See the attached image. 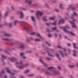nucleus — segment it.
<instances>
[{
    "label": "nucleus",
    "instance_id": "obj_1",
    "mask_svg": "<svg viewBox=\"0 0 78 78\" xmlns=\"http://www.w3.org/2000/svg\"><path fill=\"white\" fill-rule=\"evenodd\" d=\"M66 15L69 17V20L70 22L71 23V25H72V27L73 28H76V24L74 23L73 22H72V21L70 20V19H71V20H73V19H74V16H77V13L75 12H74L73 14L71 16H69V14L67 13H66Z\"/></svg>",
    "mask_w": 78,
    "mask_h": 78
},
{
    "label": "nucleus",
    "instance_id": "obj_2",
    "mask_svg": "<svg viewBox=\"0 0 78 78\" xmlns=\"http://www.w3.org/2000/svg\"><path fill=\"white\" fill-rule=\"evenodd\" d=\"M48 70H51L52 73L54 75H57L58 74V71L53 70L54 69V67H51L48 68Z\"/></svg>",
    "mask_w": 78,
    "mask_h": 78
},
{
    "label": "nucleus",
    "instance_id": "obj_3",
    "mask_svg": "<svg viewBox=\"0 0 78 78\" xmlns=\"http://www.w3.org/2000/svg\"><path fill=\"white\" fill-rule=\"evenodd\" d=\"M43 14H44L43 12H41V11H38L36 12L35 15L37 16V19H39V17H40V16H42Z\"/></svg>",
    "mask_w": 78,
    "mask_h": 78
},
{
    "label": "nucleus",
    "instance_id": "obj_4",
    "mask_svg": "<svg viewBox=\"0 0 78 78\" xmlns=\"http://www.w3.org/2000/svg\"><path fill=\"white\" fill-rule=\"evenodd\" d=\"M22 62H23L22 61H21L20 63H16V66H17V65H19L20 66H18V67H19V68L21 69H23V68H25L24 67V65H23L22 64Z\"/></svg>",
    "mask_w": 78,
    "mask_h": 78
},
{
    "label": "nucleus",
    "instance_id": "obj_5",
    "mask_svg": "<svg viewBox=\"0 0 78 78\" xmlns=\"http://www.w3.org/2000/svg\"><path fill=\"white\" fill-rule=\"evenodd\" d=\"M67 27H66V28H64V31L66 32V33H70V34H71V35H72V36H76V34H74L72 32H70V31H67V30H66V29H67V28L69 29V26H67Z\"/></svg>",
    "mask_w": 78,
    "mask_h": 78
},
{
    "label": "nucleus",
    "instance_id": "obj_6",
    "mask_svg": "<svg viewBox=\"0 0 78 78\" xmlns=\"http://www.w3.org/2000/svg\"><path fill=\"white\" fill-rule=\"evenodd\" d=\"M58 23V22L57 21H55L53 23H46V24L48 26H49L50 25H56V24Z\"/></svg>",
    "mask_w": 78,
    "mask_h": 78
},
{
    "label": "nucleus",
    "instance_id": "obj_7",
    "mask_svg": "<svg viewBox=\"0 0 78 78\" xmlns=\"http://www.w3.org/2000/svg\"><path fill=\"white\" fill-rule=\"evenodd\" d=\"M26 2L28 3L29 5H31L33 4V1L31 0H26Z\"/></svg>",
    "mask_w": 78,
    "mask_h": 78
},
{
    "label": "nucleus",
    "instance_id": "obj_8",
    "mask_svg": "<svg viewBox=\"0 0 78 78\" xmlns=\"http://www.w3.org/2000/svg\"><path fill=\"white\" fill-rule=\"evenodd\" d=\"M20 17L21 19H23L24 16H25V14L22 12H20Z\"/></svg>",
    "mask_w": 78,
    "mask_h": 78
},
{
    "label": "nucleus",
    "instance_id": "obj_9",
    "mask_svg": "<svg viewBox=\"0 0 78 78\" xmlns=\"http://www.w3.org/2000/svg\"><path fill=\"white\" fill-rule=\"evenodd\" d=\"M64 20L63 19H61L59 21V23H58V25H59L60 23H64Z\"/></svg>",
    "mask_w": 78,
    "mask_h": 78
},
{
    "label": "nucleus",
    "instance_id": "obj_10",
    "mask_svg": "<svg viewBox=\"0 0 78 78\" xmlns=\"http://www.w3.org/2000/svg\"><path fill=\"white\" fill-rule=\"evenodd\" d=\"M5 25H9V27L10 28H11V27H12V23H10L8 24V23H5Z\"/></svg>",
    "mask_w": 78,
    "mask_h": 78
},
{
    "label": "nucleus",
    "instance_id": "obj_11",
    "mask_svg": "<svg viewBox=\"0 0 78 78\" xmlns=\"http://www.w3.org/2000/svg\"><path fill=\"white\" fill-rule=\"evenodd\" d=\"M77 52L75 50H74L73 51V56H77Z\"/></svg>",
    "mask_w": 78,
    "mask_h": 78
},
{
    "label": "nucleus",
    "instance_id": "obj_12",
    "mask_svg": "<svg viewBox=\"0 0 78 78\" xmlns=\"http://www.w3.org/2000/svg\"><path fill=\"white\" fill-rule=\"evenodd\" d=\"M72 5H69V8H70V9H72V10H75V7H72Z\"/></svg>",
    "mask_w": 78,
    "mask_h": 78
},
{
    "label": "nucleus",
    "instance_id": "obj_13",
    "mask_svg": "<svg viewBox=\"0 0 78 78\" xmlns=\"http://www.w3.org/2000/svg\"><path fill=\"white\" fill-rule=\"evenodd\" d=\"M20 45V48H24V44L23 43H21Z\"/></svg>",
    "mask_w": 78,
    "mask_h": 78
},
{
    "label": "nucleus",
    "instance_id": "obj_14",
    "mask_svg": "<svg viewBox=\"0 0 78 78\" xmlns=\"http://www.w3.org/2000/svg\"><path fill=\"white\" fill-rule=\"evenodd\" d=\"M9 12V11H7L4 14V16L5 17H7L8 16V13Z\"/></svg>",
    "mask_w": 78,
    "mask_h": 78
},
{
    "label": "nucleus",
    "instance_id": "obj_15",
    "mask_svg": "<svg viewBox=\"0 0 78 78\" xmlns=\"http://www.w3.org/2000/svg\"><path fill=\"white\" fill-rule=\"evenodd\" d=\"M31 18L32 20V21L34 22H36V19H35V17L34 16H32Z\"/></svg>",
    "mask_w": 78,
    "mask_h": 78
},
{
    "label": "nucleus",
    "instance_id": "obj_16",
    "mask_svg": "<svg viewBox=\"0 0 78 78\" xmlns=\"http://www.w3.org/2000/svg\"><path fill=\"white\" fill-rule=\"evenodd\" d=\"M17 58L15 57H12L11 59V60L12 61H13L14 60H16Z\"/></svg>",
    "mask_w": 78,
    "mask_h": 78
},
{
    "label": "nucleus",
    "instance_id": "obj_17",
    "mask_svg": "<svg viewBox=\"0 0 78 78\" xmlns=\"http://www.w3.org/2000/svg\"><path fill=\"white\" fill-rule=\"evenodd\" d=\"M60 8L61 9H63L64 7H63V5L62 4H60Z\"/></svg>",
    "mask_w": 78,
    "mask_h": 78
},
{
    "label": "nucleus",
    "instance_id": "obj_18",
    "mask_svg": "<svg viewBox=\"0 0 78 78\" xmlns=\"http://www.w3.org/2000/svg\"><path fill=\"white\" fill-rule=\"evenodd\" d=\"M40 61H41V63H42V64H44V66H47V65H46V64L45 63H44V61H42V60L40 59Z\"/></svg>",
    "mask_w": 78,
    "mask_h": 78
},
{
    "label": "nucleus",
    "instance_id": "obj_19",
    "mask_svg": "<svg viewBox=\"0 0 78 78\" xmlns=\"http://www.w3.org/2000/svg\"><path fill=\"white\" fill-rule=\"evenodd\" d=\"M30 72V69H27L26 71H25L24 72V73H29Z\"/></svg>",
    "mask_w": 78,
    "mask_h": 78
},
{
    "label": "nucleus",
    "instance_id": "obj_20",
    "mask_svg": "<svg viewBox=\"0 0 78 78\" xmlns=\"http://www.w3.org/2000/svg\"><path fill=\"white\" fill-rule=\"evenodd\" d=\"M73 45L74 46V47L75 48H77L78 50V47H76V44L74 43H73Z\"/></svg>",
    "mask_w": 78,
    "mask_h": 78
},
{
    "label": "nucleus",
    "instance_id": "obj_21",
    "mask_svg": "<svg viewBox=\"0 0 78 78\" xmlns=\"http://www.w3.org/2000/svg\"><path fill=\"white\" fill-rule=\"evenodd\" d=\"M30 66V64H26L24 65V67H28V66Z\"/></svg>",
    "mask_w": 78,
    "mask_h": 78
},
{
    "label": "nucleus",
    "instance_id": "obj_22",
    "mask_svg": "<svg viewBox=\"0 0 78 78\" xmlns=\"http://www.w3.org/2000/svg\"><path fill=\"white\" fill-rule=\"evenodd\" d=\"M56 56L60 60V61L61 60V58H60L59 57V54H57V55H56Z\"/></svg>",
    "mask_w": 78,
    "mask_h": 78
},
{
    "label": "nucleus",
    "instance_id": "obj_23",
    "mask_svg": "<svg viewBox=\"0 0 78 78\" xmlns=\"http://www.w3.org/2000/svg\"><path fill=\"white\" fill-rule=\"evenodd\" d=\"M17 22H18V21L17 20H16L14 22V24L15 25H16L17 23Z\"/></svg>",
    "mask_w": 78,
    "mask_h": 78
},
{
    "label": "nucleus",
    "instance_id": "obj_24",
    "mask_svg": "<svg viewBox=\"0 0 78 78\" xmlns=\"http://www.w3.org/2000/svg\"><path fill=\"white\" fill-rule=\"evenodd\" d=\"M60 53H61L62 55V57H64V56L65 55H66V56H67L66 54H64V55H63V54H62V52L61 51H60Z\"/></svg>",
    "mask_w": 78,
    "mask_h": 78
},
{
    "label": "nucleus",
    "instance_id": "obj_25",
    "mask_svg": "<svg viewBox=\"0 0 78 78\" xmlns=\"http://www.w3.org/2000/svg\"><path fill=\"white\" fill-rule=\"evenodd\" d=\"M23 30H25V31H28V29L26 27H24Z\"/></svg>",
    "mask_w": 78,
    "mask_h": 78
},
{
    "label": "nucleus",
    "instance_id": "obj_26",
    "mask_svg": "<svg viewBox=\"0 0 78 78\" xmlns=\"http://www.w3.org/2000/svg\"><path fill=\"white\" fill-rule=\"evenodd\" d=\"M28 76H34V75L32 74H28L27 75Z\"/></svg>",
    "mask_w": 78,
    "mask_h": 78
},
{
    "label": "nucleus",
    "instance_id": "obj_27",
    "mask_svg": "<svg viewBox=\"0 0 78 78\" xmlns=\"http://www.w3.org/2000/svg\"><path fill=\"white\" fill-rule=\"evenodd\" d=\"M5 36H9L10 35L8 33H6L5 34Z\"/></svg>",
    "mask_w": 78,
    "mask_h": 78
},
{
    "label": "nucleus",
    "instance_id": "obj_28",
    "mask_svg": "<svg viewBox=\"0 0 78 78\" xmlns=\"http://www.w3.org/2000/svg\"><path fill=\"white\" fill-rule=\"evenodd\" d=\"M46 16H45L43 17V20H45V21H47V19Z\"/></svg>",
    "mask_w": 78,
    "mask_h": 78
},
{
    "label": "nucleus",
    "instance_id": "obj_29",
    "mask_svg": "<svg viewBox=\"0 0 78 78\" xmlns=\"http://www.w3.org/2000/svg\"><path fill=\"white\" fill-rule=\"evenodd\" d=\"M37 36L38 37H41V36L39 34H37Z\"/></svg>",
    "mask_w": 78,
    "mask_h": 78
},
{
    "label": "nucleus",
    "instance_id": "obj_30",
    "mask_svg": "<svg viewBox=\"0 0 78 78\" xmlns=\"http://www.w3.org/2000/svg\"><path fill=\"white\" fill-rule=\"evenodd\" d=\"M54 17H51L49 18V19H50V20H54Z\"/></svg>",
    "mask_w": 78,
    "mask_h": 78
},
{
    "label": "nucleus",
    "instance_id": "obj_31",
    "mask_svg": "<svg viewBox=\"0 0 78 78\" xmlns=\"http://www.w3.org/2000/svg\"><path fill=\"white\" fill-rule=\"evenodd\" d=\"M69 67H70V68H72V67H74V66L72 65H70L69 66Z\"/></svg>",
    "mask_w": 78,
    "mask_h": 78
},
{
    "label": "nucleus",
    "instance_id": "obj_32",
    "mask_svg": "<svg viewBox=\"0 0 78 78\" xmlns=\"http://www.w3.org/2000/svg\"><path fill=\"white\" fill-rule=\"evenodd\" d=\"M24 55H25V54L23 53H21L20 54V55L21 56H22V57L24 56Z\"/></svg>",
    "mask_w": 78,
    "mask_h": 78
},
{
    "label": "nucleus",
    "instance_id": "obj_33",
    "mask_svg": "<svg viewBox=\"0 0 78 78\" xmlns=\"http://www.w3.org/2000/svg\"><path fill=\"white\" fill-rule=\"evenodd\" d=\"M2 12H0V18H2Z\"/></svg>",
    "mask_w": 78,
    "mask_h": 78
},
{
    "label": "nucleus",
    "instance_id": "obj_34",
    "mask_svg": "<svg viewBox=\"0 0 78 78\" xmlns=\"http://www.w3.org/2000/svg\"><path fill=\"white\" fill-rule=\"evenodd\" d=\"M31 35H35L36 33L34 32H33L31 33Z\"/></svg>",
    "mask_w": 78,
    "mask_h": 78
},
{
    "label": "nucleus",
    "instance_id": "obj_35",
    "mask_svg": "<svg viewBox=\"0 0 78 78\" xmlns=\"http://www.w3.org/2000/svg\"><path fill=\"white\" fill-rule=\"evenodd\" d=\"M45 73L46 74H47V75H49V74H50V73L48 71H46Z\"/></svg>",
    "mask_w": 78,
    "mask_h": 78
},
{
    "label": "nucleus",
    "instance_id": "obj_36",
    "mask_svg": "<svg viewBox=\"0 0 78 78\" xmlns=\"http://www.w3.org/2000/svg\"><path fill=\"white\" fill-rule=\"evenodd\" d=\"M12 9L13 11H14L15 10V8H14V7L12 6Z\"/></svg>",
    "mask_w": 78,
    "mask_h": 78
},
{
    "label": "nucleus",
    "instance_id": "obj_37",
    "mask_svg": "<svg viewBox=\"0 0 78 78\" xmlns=\"http://www.w3.org/2000/svg\"><path fill=\"white\" fill-rule=\"evenodd\" d=\"M3 40H4L5 41H9V39L8 38H5L3 39Z\"/></svg>",
    "mask_w": 78,
    "mask_h": 78
},
{
    "label": "nucleus",
    "instance_id": "obj_38",
    "mask_svg": "<svg viewBox=\"0 0 78 78\" xmlns=\"http://www.w3.org/2000/svg\"><path fill=\"white\" fill-rule=\"evenodd\" d=\"M45 43H46V44H48V45H49V46H50V44H49V43H48V42H47V41H46Z\"/></svg>",
    "mask_w": 78,
    "mask_h": 78
},
{
    "label": "nucleus",
    "instance_id": "obj_39",
    "mask_svg": "<svg viewBox=\"0 0 78 78\" xmlns=\"http://www.w3.org/2000/svg\"><path fill=\"white\" fill-rule=\"evenodd\" d=\"M35 41H40V39H35Z\"/></svg>",
    "mask_w": 78,
    "mask_h": 78
},
{
    "label": "nucleus",
    "instance_id": "obj_40",
    "mask_svg": "<svg viewBox=\"0 0 78 78\" xmlns=\"http://www.w3.org/2000/svg\"><path fill=\"white\" fill-rule=\"evenodd\" d=\"M55 11L56 12H59V10L57 9H55Z\"/></svg>",
    "mask_w": 78,
    "mask_h": 78
},
{
    "label": "nucleus",
    "instance_id": "obj_41",
    "mask_svg": "<svg viewBox=\"0 0 78 78\" xmlns=\"http://www.w3.org/2000/svg\"><path fill=\"white\" fill-rule=\"evenodd\" d=\"M45 6L47 7H48L49 6V5H48L47 4H45Z\"/></svg>",
    "mask_w": 78,
    "mask_h": 78
},
{
    "label": "nucleus",
    "instance_id": "obj_42",
    "mask_svg": "<svg viewBox=\"0 0 78 78\" xmlns=\"http://www.w3.org/2000/svg\"><path fill=\"white\" fill-rule=\"evenodd\" d=\"M7 71L8 73H10V71L9 69H7Z\"/></svg>",
    "mask_w": 78,
    "mask_h": 78
},
{
    "label": "nucleus",
    "instance_id": "obj_43",
    "mask_svg": "<svg viewBox=\"0 0 78 78\" xmlns=\"http://www.w3.org/2000/svg\"><path fill=\"white\" fill-rule=\"evenodd\" d=\"M52 30H56V28L55 27H53L52 28Z\"/></svg>",
    "mask_w": 78,
    "mask_h": 78
},
{
    "label": "nucleus",
    "instance_id": "obj_44",
    "mask_svg": "<svg viewBox=\"0 0 78 78\" xmlns=\"http://www.w3.org/2000/svg\"><path fill=\"white\" fill-rule=\"evenodd\" d=\"M20 78H25V77H24L23 76H20Z\"/></svg>",
    "mask_w": 78,
    "mask_h": 78
},
{
    "label": "nucleus",
    "instance_id": "obj_45",
    "mask_svg": "<svg viewBox=\"0 0 78 78\" xmlns=\"http://www.w3.org/2000/svg\"><path fill=\"white\" fill-rule=\"evenodd\" d=\"M2 56L3 57V58H6V56L4 55H2Z\"/></svg>",
    "mask_w": 78,
    "mask_h": 78
},
{
    "label": "nucleus",
    "instance_id": "obj_46",
    "mask_svg": "<svg viewBox=\"0 0 78 78\" xmlns=\"http://www.w3.org/2000/svg\"><path fill=\"white\" fill-rule=\"evenodd\" d=\"M37 4H35L34 5H33V6H37Z\"/></svg>",
    "mask_w": 78,
    "mask_h": 78
},
{
    "label": "nucleus",
    "instance_id": "obj_47",
    "mask_svg": "<svg viewBox=\"0 0 78 78\" xmlns=\"http://www.w3.org/2000/svg\"><path fill=\"white\" fill-rule=\"evenodd\" d=\"M46 59H47L48 60H50V58H46Z\"/></svg>",
    "mask_w": 78,
    "mask_h": 78
},
{
    "label": "nucleus",
    "instance_id": "obj_48",
    "mask_svg": "<svg viewBox=\"0 0 78 78\" xmlns=\"http://www.w3.org/2000/svg\"><path fill=\"white\" fill-rule=\"evenodd\" d=\"M48 36L49 37H51V34H49L48 35Z\"/></svg>",
    "mask_w": 78,
    "mask_h": 78
},
{
    "label": "nucleus",
    "instance_id": "obj_49",
    "mask_svg": "<svg viewBox=\"0 0 78 78\" xmlns=\"http://www.w3.org/2000/svg\"><path fill=\"white\" fill-rule=\"evenodd\" d=\"M23 11H26V10H27V9H25V8H23Z\"/></svg>",
    "mask_w": 78,
    "mask_h": 78
},
{
    "label": "nucleus",
    "instance_id": "obj_50",
    "mask_svg": "<svg viewBox=\"0 0 78 78\" xmlns=\"http://www.w3.org/2000/svg\"><path fill=\"white\" fill-rule=\"evenodd\" d=\"M30 40L28 38H27V42H29V41Z\"/></svg>",
    "mask_w": 78,
    "mask_h": 78
},
{
    "label": "nucleus",
    "instance_id": "obj_51",
    "mask_svg": "<svg viewBox=\"0 0 78 78\" xmlns=\"http://www.w3.org/2000/svg\"><path fill=\"white\" fill-rule=\"evenodd\" d=\"M58 69H59V70H61V67H60L59 66H58Z\"/></svg>",
    "mask_w": 78,
    "mask_h": 78
},
{
    "label": "nucleus",
    "instance_id": "obj_52",
    "mask_svg": "<svg viewBox=\"0 0 78 78\" xmlns=\"http://www.w3.org/2000/svg\"><path fill=\"white\" fill-rule=\"evenodd\" d=\"M68 46H70V45H71V44H68Z\"/></svg>",
    "mask_w": 78,
    "mask_h": 78
},
{
    "label": "nucleus",
    "instance_id": "obj_53",
    "mask_svg": "<svg viewBox=\"0 0 78 78\" xmlns=\"http://www.w3.org/2000/svg\"><path fill=\"white\" fill-rule=\"evenodd\" d=\"M5 70H3L2 71V73H4V72H5Z\"/></svg>",
    "mask_w": 78,
    "mask_h": 78
},
{
    "label": "nucleus",
    "instance_id": "obj_54",
    "mask_svg": "<svg viewBox=\"0 0 78 78\" xmlns=\"http://www.w3.org/2000/svg\"><path fill=\"white\" fill-rule=\"evenodd\" d=\"M30 12H34V11L31 10L30 11Z\"/></svg>",
    "mask_w": 78,
    "mask_h": 78
},
{
    "label": "nucleus",
    "instance_id": "obj_55",
    "mask_svg": "<svg viewBox=\"0 0 78 78\" xmlns=\"http://www.w3.org/2000/svg\"><path fill=\"white\" fill-rule=\"evenodd\" d=\"M58 48H61V47L60 46H58Z\"/></svg>",
    "mask_w": 78,
    "mask_h": 78
},
{
    "label": "nucleus",
    "instance_id": "obj_56",
    "mask_svg": "<svg viewBox=\"0 0 78 78\" xmlns=\"http://www.w3.org/2000/svg\"><path fill=\"white\" fill-rule=\"evenodd\" d=\"M48 55H49V56H51V55H50V54L48 53Z\"/></svg>",
    "mask_w": 78,
    "mask_h": 78
},
{
    "label": "nucleus",
    "instance_id": "obj_57",
    "mask_svg": "<svg viewBox=\"0 0 78 78\" xmlns=\"http://www.w3.org/2000/svg\"><path fill=\"white\" fill-rule=\"evenodd\" d=\"M14 17H12L11 18V19H14Z\"/></svg>",
    "mask_w": 78,
    "mask_h": 78
},
{
    "label": "nucleus",
    "instance_id": "obj_58",
    "mask_svg": "<svg viewBox=\"0 0 78 78\" xmlns=\"http://www.w3.org/2000/svg\"><path fill=\"white\" fill-rule=\"evenodd\" d=\"M5 78H8V77L7 76H6V75L5 76Z\"/></svg>",
    "mask_w": 78,
    "mask_h": 78
},
{
    "label": "nucleus",
    "instance_id": "obj_59",
    "mask_svg": "<svg viewBox=\"0 0 78 78\" xmlns=\"http://www.w3.org/2000/svg\"><path fill=\"white\" fill-rule=\"evenodd\" d=\"M73 22H75V21H76V20H73Z\"/></svg>",
    "mask_w": 78,
    "mask_h": 78
},
{
    "label": "nucleus",
    "instance_id": "obj_60",
    "mask_svg": "<svg viewBox=\"0 0 78 78\" xmlns=\"http://www.w3.org/2000/svg\"><path fill=\"white\" fill-rule=\"evenodd\" d=\"M23 58H24V59H25V58H26L25 57H23Z\"/></svg>",
    "mask_w": 78,
    "mask_h": 78
},
{
    "label": "nucleus",
    "instance_id": "obj_61",
    "mask_svg": "<svg viewBox=\"0 0 78 78\" xmlns=\"http://www.w3.org/2000/svg\"><path fill=\"white\" fill-rule=\"evenodd\" d=\"M66 49H64V51H66Z\"/></svg>",
    "mask_w": 78,
    "mask_h": 78
},
{
    "label": "nucleus",
    "instance_id": "obj_62",
    "mask_svg": "<svg viewBox=\"0 0 78 78\" xmlns=\"http://www.w3.org/2000/svg\"><path fill=\"white\" fill-rule=\"evenodd\" d=\"M37 69H38V70H39V69H40V68H37Z\"/></svg>",
    "mask_w": 78,
    "mask_h": 78
},
{
    "label": "nucleus",
    "instance_id": "obj_63",
    "mask_svg": "<svg viewBox=\"0 0 78 78\" xmlns=\"http://www.w3.org/2000/svg\"><path fill=\"white\" fill-rule=\"evenodd\" d=\"M59 37H61V34H59Z\"/></svg>",
    "mask_w": 78,
    "mask_h": 78
},
{
    "label": "nucleus",
    "instance_id": "obj_64",
    "mask_svg": "<svg viewBox=\"0 0 78 78\" xmlns=\"http://www.w3.org/2000/svg\"><path fill=\"white\" fill-rule=\"evenodd\" d=\"M11 78H14V77H12Z\"/></svg>",
    "mask_w": 78,
    "mask_h": 78
}]
</instances>
